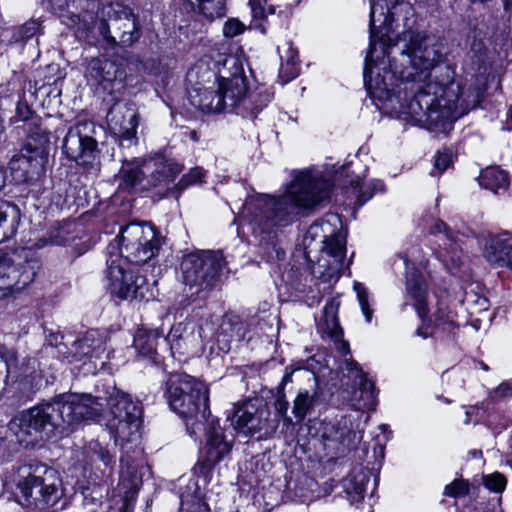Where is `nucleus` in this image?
I'll list each match as a JSON object with an SVG mask.
<instances>
[{"label":"nucleus","mask_w":512,"mask_h":512,"mask_svg":"<svg viewBox=\"0 0 512 512\" xmlns=\"http://www.w3.org/2000/svg\"><path fill=\"white\" fill-rule=\"evenodd\" d=\"M393 15L386 0H372L370 42L364 84L380 109L429 130L446 132L484 96L480 85L463 90L448 66L438 67L442 54L433 38L412 30L394 42Z\"/></svg>","instance_id":"obj_1"},{"label":"nucleus","mask_w":512,"mask_h":512,"mask_svg":"<svg viewBox=\"0 0 512 512\" xmlns=\"http://www.w3.org/2000/svg\"><path fill=\"white\" fill-rule=\"evenodd\" d=\"M109 406L107 427L115 443L138 439L142 407L131 396L117 391L108 399L90 394H61L51 401L21 412L9 423L10 431L24 447H34L69 436L85 421L97 420Z\"/></svg>","instance_id":"obj_2"},{"label":"nucleus","mask_w":512,"mask_h":512,"mask_svg":"<svg viewBox=\"0 0 512 512\" xmlns=\"http://www.w3.org/2000/svg\"><path fill=\"white\" fill-rule=\"evenodd\" d=\"M332 183L312 170L299 171L279 197L256 195L247 198L241 217L250 226L265 251L267 261L282 260L285 250L278 243L279 227L288 224L301 211L326 201Z\"/></svg>","instance_id":"obj_3"},{"label":"nucleus","mask_w":512,"mask_h":512,"mask_svg":"<svg viewBox=\"0 0 512 512\" xmlns=\"http://www.w3.org/2000/svg\"><path fill=\"white\" fill-rule=\"evenodd\" d=\"M261 95L247 97L246 77L242 69L236 67L231 77L221 76L211 86H203L197 83L189 91V100L193 106L204 113L235 112L245 114L246 111L255 109L248 102L259 98Z\"/></svg>","instance_id":"obj_4"},{"label":"nucleus","mask_w":512,"mask_h":512,"mask_svg":"<svg viewBox=\"0 0 512 512\" xmlns=\"http://www.w3.org/2000/svg\"><path fill=\"white\" fill-rule=\"evenodd\" d=\"M165 396L171 409L185 419L187 432L198 438L204 429L203 421L210 415L208 388L185 373H172L166 382Z\"/></svg>","instance_id":"obj_5"},{"label":"nucleus","mask_w":512,"mask_h":512,"mask_svg":"<svg viewBox=\"0 0 512 512\" xmlns=\"http://www.w3.org/2000/svg\"><path fill=\"white\" fill-rule=\"evenodd\" d=\"M341 225L337 214H326L321 220L312 224L306 232L305 241L320 239L323 247L318 260L311 266L314 277L329 282L338 279L343 267L346 253V237L335 232L333 227Z\"/></svg>","instance_id":"obj_6"},{"label":"nucleus","mask_w":512,"mask_h":512,"mask_svg":"<svg viewBox=\"0 0 512 512\" xmlns=\"http://www.w3.org/2000/svg\"><path fill=\"white\" fill-rule=\"evenodd\" d=\"M181 171L179 163L162 155L146 160L125 161L119 172V186L135 191L165 188Z\"/></svg>","instance_id":"obj_7"},{"label":"nucleus","mask_w":512,"mask_h":512,"mask_svg":"<svg viewBox=\"0 0 512 512\" xmlns=\"http://www.w3.org/2000/svg\"><path fill=\"white\" fill-rule=\"evenodd\" d=\"M98 31L105 48L130 47L141 37V28L133 11L120 3L103 4L99 10Z\"/></svg>","instance_id":"obj_8"},{"label":"nucleus","mask_w":512,"mask_h":512,"mask_svg":"<svg viewBox=\"0 0 512 512\" xmlns=\"http://www.w3.org/2000/svg\"><path fill=\"white\" fill-rule=\"evenodd\" d=\"M162 239L155 228L146 223L131 222L121 227L115 244L108 247V253L118 249L115 258L126 259L134 264H144L158 255Z\"/></svg>","instance_id":"obj_9"},{"label":"nucleus","mask_w":512,"mask_h":512,"mask_svg":"<svg viewBox=\"0 0 512 512\" xmlns=\"http://www.w3.org/2000/svg\"><path fill=\"white\" fill-rule=\"evenodd\" d=\"M18 489L27 505L53 507L62 497V481L54 468L42 463L23 469Z\"/></svg>","instance_id":"obj_10"},{"label":"nucleus","mask_w":512,"mask_h":512,"mask_svg":"<svg viewBox=\"0 0 512 512\" xmlns=\"http://www.w3.org/2000/svg\"><path fill=\"white\" fill-rule=\"evenodd\" d=\"M225 265L222 254L191 253L181 262L182 282L191 296L204 298L219 283Z\"/></svg>","instance_id":"obj_11"},{"label":"nucleus","mask_w":512,"mask_h":512,"mask_svg":"<svg viewBox=\"0 0 512 512\" xmlns=\"http://www.w3.org/2000/svg\"><path fill=\"white\" fill-rule=\"evenodd\" d=\"M107 289L112 296L122 300H146L153 298V291L147 279L131 271H126L120 258L107 260L105 276Z\"/></svg>","instance_id":"obj_12"},{"label":"nucleus","mask_w":512,"mask_h":512,"mask_svg":"<svg viewBox=\"0 0 512 512\" xmlns=\"http://www.w3.org/2000/svg\"><path fill=\"white\" fill-rule=\"evenodd\" d=\"M46 142L44 138L38 142L29 138L21 150L11 158L9 170L15 183L33 181L44 173L48 158Z\"/></svg>","instance_id":"obj_13"},{"label":"nucleus","mask_w":512,"mask_h":512,"mask_svg":"<svg viewBox=\"0 0 512 512\" xmlns=\"http://www.w3.org/2000/svg\"><path fill=\"white\" fill-rule=\"evenodd\" d=\"M232 423L238 432L247 436L259 434V437L271 436L279 426V420L271 418V412L266 405H257L251 401L235 410Z\"/></svg>","instance_id":"obj_14"},{"label":"nucleus","mask_w":512,"mask_h":512,"mask_svg":"<svg viewBox=\"0 0 512 512\" xmlns=\"http://www.w3.org/2000/svg\"><path fill=\"white\" fill-rule=\"evenodd\" d=\"M92 123L80 122L71 127L63 140V152L72 161L87 166L95 159L97 151L96 140L88 134Z\"/></svg>","instance_id":"obj_15"},{"label":"nucleus","mask_w":512,"mask_h":512,"mask_svg":"<svg viewBox=\"0 0 512 512\" xmlns=\"http://www.w3.org/2000/svg\"><path fill=\"white\" fill-rule=\"evenodd\" d=\"M124 72L118 65L106 58H92L87 63L85 78L91 85L100 87L110 95L124 89Z\"/></svg>","instance_id":"obj_16"},{"label":"nucleus","mask_w":512,"mask_h":512,"mask_svg":"<svg viewBox=\"0 0 512 512\" xmlns=\"http://www.w3.org/2000/svg\"><path fill=\"white\" fill-rule=\"evenodd\" d=\"M37 269V261L15 264L10 258H0V299L24 289L33 281Z\"/></svg>","instance_id":"obj_17"},{"label":"nucleus","mask_w":512,"mask_h":512,"mask_svg":"<svg viewBox=\"0 0 512 512\" xmlns=\"http://www.w3.org/2000/svg\"><path fill=\"white\" fill-rule=\"evenodd\" d=\"M107 125L111 133L119 138L121 145L137 143L138 111L132 102H116L107 114Z\"/></svg>","instance_id":"obj_18"},{"label":"nucleus","mask_w":512,"mask_h":512,"mask_svg":"<svg viewBox=\"0 0 512 512\" xmlns=\"http://www.w3.org/2000/svg\"><path fill=\"white\" fill-rule=\"evenodd\" d=\"M204 430H206L205 459L203 467H212L225 460L231 453L233 439H228L223 428L219 425V420L210 419L203 421Z\"/></svg>","instance_id":"obj_19"},{"label":"nucleus","mask_w":512,"mask_h":512,"mask_svg":"<svg viewBox=\"0 0 512 512\" xmlns=\"http://www.w3.org/2000/svg\"><path fill=\"white\" fill-rule=\"evenodd\" d=\"M346 370L348 371L347 377L353 379V385L358 387L349 397L354 409L358 411L374 410L376 406L374 383L367 379L362 368L354 360L346 361Z\"/></svg>","instance_id":"obj_20"},{"label":"nucleus","mask_w":512,"mask_h":512,"mask_svg":"<svg viewBox=\"0 0 512 512\" xmlns=\"http://www.w3.org/2000/svg\"><path fill=\"white\" fill-rule=\"evenodd\" d=\"M6 368L8 374H12L23 386L26 398H30L38 389V383L42 378V370L39 361L34 357L24 358L20 365L14 353H8L5 356Z\"/></svg>","instance_id":"obj_21"},{"label":"nucleus","mask_w":512,"mask_h":512,"mask_svg":"<svg viewBox=\"0 0 512 512\" xmlns=\"http://www.w3.org/2000/svg\"><path fill=\"white\" fill-rule=\"evenodd\" d=\"M146 469L140 453L135 457L126 454L121 457L120 480L117 486L125 504L132 500L142 485V477Z\"/></svg>","instance_id":"obj_22"},{"label":"nucleus","mask_w":512,"mask_h":512,"mask_svg":"<svg viewBox=\"0 0 512 512\" xmlns=\"http://www.w3.org/2000/svg\"><path fill=\"white\" fill-rule=\"evenodd\" d=\"M429 233L436 236L443 235L449 242L451 251L440 252V259L451 273H454L462 265L461 246L464 243V237L467 235L464 232L453 231L442 220H435L429 227Z\"/></svg>","instance_id":"obj_23"},{"label":"nucleus","mask_w":512,"mask_h":512,"mask_svg":"<svg viewBox=\"0 0 512 512\" xmlns=\"http://www.w3.org/2000/svg\"><path fill=\"white\" fill-rule=\"evenodd\" d=\"M399 257L405 266L407 291L414 298L415 309L423 319L427 315V284L423 275L415 269L413 263L410 262L406 255H399Z\"/></svg>","instance_id":"obj_24"},{"label":"nucleus","mask_w":512,"mask_h":512,"mask_svg":"<svg viewBox=\"0 0 512 512\" xmlns=\"http://www.w3.org/2000/svg\"><path fill=\"white\" fill-rule=\"evenodd\" d=\"M370 476L371 473L367 468L357 465L342 479V488L351 504L359 503L364 499L370 484Z\"/></svg>","instance_id":"obj_25"},{"label":"nucleus","mask_w":512,"mask_h":512,"mask_svg":"<svg viewBox=\"0 0 512 512\" xmlns=\"http://www.w3.org/2000/svg\"><path fill=\"white\" fill-rule=\"evenodd\" d=\"M104 344V336L97 330H90L81 339L73 341V348L80 361L84 357H99L105 349Z\"/></svg>","instance_id":"obj_26"},{"label":"nucleus","mask_w":512,"mask_h":512,"mask_svg":"<svg viewBox=\"0 0 512 512\" xmlns=\"http://www.w3.org/2000/svg\"><path fill=\"white\" fill-rule=\"evenodd\" d=\"M319 401L317 387L311 389H300L292 403V414L297 422H302L307 415L311 414Z\"/></svg>","instance_id":"obj_27"},{"label":"nucleus","mask_w":512,"mask_h":512,"mask_svg":"<svg viewBox=\"0 0 512 512\" xmlns=\"http://www.w3.org/2000/svg\"><path fill=\"white\" fill-rule=\"evenodd\" d=\"M277 51L281 60L280 76L285 81H290L297 77L299 73L298 51L293 47L292 42L285 41L282 45H278Z\"/></svg>","instance_id":"obj_28"},{"label":"nucleus","mask_w":512,"mask_h":512,"mask_svg":"<svg viewBox=\"0 0 512 512\" xmlns=\"http://www.w3.org/2000/svg\"><path fill=\"white\" fill-rule=\"evenodd\" d=\"M63 338L64 337L60 334L49 335L47 343L44 345L41 352L46 355L57 357L61 361H66L67 363L79 361L78 356L75 355L73 343L69 347L67 343L62 341Z\"/></svg>","instance_id":"obj_29"},{"label":"nucleus","mask_w":512,"mask_h":512,"mask_svg":"<svg viewBox=\"0 0 512 512\" xmlns=\"http://www.w3.org/2000/svg\"><path fill=\"white\" fill-rule=\"evenodd\" d=\"M479 184L485 189L497 193L499 189H506L508 186V175L498 167H488L479 176Z\"/></svg>","instance_id":"obj_30"},{"label":"nucleus","mask_w":512,"mask_h":512,"mask_svg":"<svg viewBox=\"0 0 512 512\" xmlns=\"http://www.w3.org/2000/svg\"><path fill=\"white\" fill-rule=\"evenodd\" d=\"M157 338L156 332L139 329L134 336V348L139 355L151 358L156 353Z\"/></svg>","instance_id":"obj_31"},{"label":"nucleus","mask_w":512,"mask_h":512,"mask_svg":"<svg viewBox=\"0 0 512 512\" xmlns=\"http://www.w3.org/2000/svg\"><path fill=\"white\" fill-rule=\"evenodd\" d=\"M268 0H249V5L251 7V13L253 22L255 26L260 29L261 33H266V26L263 24V21L267 20L268 15L275 14V6L268 5Z\"/></svg>","instance_id":"obj_32"},{"label":"nucleus","mask_w":512,"mask_h":512,"mask_svg":"<svg viewBox=\"0 0 512 512\" xmlns=\"http://www.w3.org/2000/svg\"><path fill=\"white\" fill-rule=\"evenodd\" d=\"M63 22L74 30L77 38L86 39L93 24V16L88 13L82 16L73 14L67 17V20H63Z\"/></svg>","instance_id":"obj_33"},{"label":"nucleus","mask_w":512,"mask_h":512,"mask_svg":"<svg viewBox=\"0 0 512 512\" xmlns=\"http://www.w3.org/2000/svg\"><path fill=\"white\" fill-rule=\"evenodd\" d=\"M352 188L353 192L357 195L358 204L363 205L374 195L376 191H381L383 189V183L380 181L367 183L358 179L352 182Z\"/></svg>","instance_id":"obj_34"},{"label":"nucleus","mask_w":512,"mask_h":512,"mask_svg":"<svg viewBox=\"0 0 512 512\" xmlns=\"http://www.w3.org/2000/svg\"><path fill=\"white\" fill-rule=\"evenodd\" d=\"M324 331L329 335V337L338 344V349L346 355L349 353V344L346 341H343V331L337 322L335 316H332L331 320H326Z\"/></svg>","instance_id":"obj_35"},{"label":"nucleus","mask_w":512,"mask_h":512,"mask_svg":"<svg viewBox=\"0 0 512 512\" xmlns=\"http://www.w3.org/2000/svg\"><path fill=\"white\" fill-rule=\"evenodd\" d=\"M325 437L332 441H337L344 446L350 447L354 441L356 434L351 432L348 427L338 424L337 426H331L326 432Z\"/></svg>","instance_id":"obj_36"},{"label":"nucleus","mask_w":512,"mask_h":512,"mask_svg":"<svg viewBox=\"0 0 512 512\" xmlns=\"http://www.w3.org/2000/svg\"><path fill=\"white\" fill-rule=\"evenodd\" d=\"M199 4V8L202 14L213 20L215 18H221L225 15V4L224 0H196Z\"/></svg>","instance_id":"obj_37"},{"label":"nucleus","mask_w":512,"mask_h":512,"mask_svg":"<svg viewBox=\"0 0 512 512\" xmlns=\"http://www.w3.org/2000/svg\"><path fill=\"white\" fill-rule=\"evenodd\" d=\"M353 288L357 295V300L363 315L368 323L371 322L373 316V309L369 303V293L364 285L360 282H354Z\"/></svg>","instance_id":"obj_38"},{"label":"nucleus","mask_w":512,"mask_h":512,"mask_svg":"<svg viewBox=\"0 0 512 512\" xmlns=\"http://www.w3.org/2000/svg\"><path fill=\"white\" fill-rule=\"evenodd\" d=\"M89 455L91 460H99L104 466L108 467L113 463V457L109 451L98 442H91L89 445Z\"/></svg>","instance_id":"obj_39"},{"label":"nucleus","mask_w":512,"mask_h":512,"mask_svg":"<svg viewBox=\"0 0 512 512\" xmlns=\"http://www.w3.org/2000/svg\"><path fill=\"white\" fill-rule=\"evenodd\" d=\"M251 95H261L259 98L254 99L251 102H248V105L254 106L255 109L251 111H246L245 114H241L242 116H255L260 110H262L267 104L271 101V95L267 92H251L247 93V97L249 98Z\"/></svg>","instance_id":"obj_40"},{"label":"nucleus","mask_w":512,"mask_h":512,"mask_svg":"<svg viewBox=\"0 0 512 512\" xmlns=\"http://www.w3.org/2000/svg\"><path fill=\"white\" fill-rule=\"evenodd\" d=\"M71 238L69 224H64L51 230L49 242L53 245H65Z\"/></svg>","instance_id":"obj_41"},{"label":"nucleus","mask_w":512,"mask_h":512,"mask_svg":"<svg viewBox=\"0 0 512 512\" xmlns=\"http://www.w3.org/2000/svg\"><path fill=\"white\" fill-rule=\"evenodd\" d=\"M289 402L286 399L285 391H276L274 409L279 417L284 421L291 423L292 419L288 416Z\"/></svg>","instance_id":"obj_42"},{"label":"nucleus","mask_w":512,"mask_h":512,"mask_svg":"<svg viewBox=\"0 0 512 512\" xmlns=\"http://www.w3.org/2000/svg\"><path fill=\"white\" fill-rule=\"evenodd\" d=\"M484 485L491 491L501 492L505 488L506 479L500 473H493L484 477Z\"/></svg>","instance_id":"obj_43"},{"label":"nucleus","mask_w":512,"mask_h":512,"mask_svg":"<svg viewBox=\"0 0 512 512\" xmlns=\"http://www.w3.org/2000/svg\"><path fill=\"white\" fill-rule=\"evenodd\" d=\"M468 483L463 480H455L451 484L447 485L444 490V494L451 497H461L468 493Z\"/></svg>","instance_id":"obj_44"},{"label":"nucleus","mask_w":512,"mask_h":512,"mask_svg":"<svg viewBox=\"0 0 512 512\" xmlns=\"http://www.w3.org/2000/svg\"><path fill=\"white\" fill-rule=\"evenodd\" d=\"M244 29V25L238 19H229L223 26V34L232 38L241 34Z\"/></svg>","instance_id":"obj_45"},{"label":"nucleus","mask_w":512,"mask_h":512,"mask_svg":"<svg viewBox=\"0 0 512 512\" xmlns=\"http://www.w3.org/2000/svg\"><path fill=\"white\" fill-rule=\"evenodd\" d=\"M39 29H40V24L35 20H31V21L26 22L24 25H22L19 28L18 33L22 40H28L31 37H33L34 35H36L38 33Z\"/></svg>","instance_id":"obj_46"},{"label":"nucleus","mask_w":512,"mask_h":512,"mask_svg":"<svg viewBox=\"0 0 512 512\" xmlns=\"http://www.w3.org/2000/svg\"><path fill=\"white\" fill-rule=\"evenodd\" d=\"M451 161L452 153L450 151L445 150L443 152H438L435 157L434 167L439 171V173H442L449 167Z\"/></svg>","instance_id":"obj_47"},{"label":"nucleus","mask_w":512,"mask_h":512,"mask_svg":"<svg viewBox=\"0 0 512 512\" xmlns=\"http://www.w3.org/2000/svg\"><path fill=\"white\" fill-rule=\"evenodd\" d=\"M181 324L174 326L167 335L166 341L171 345V349H180L181 344Z\"/></svg>","instance_id":"obj_48"},{"label":"nucleus","mask_w":512,"mask_h":512,"mask_svg":"<svg viewBox=\"0 0 512 512\" xmlns=\"http://www.w3.org/2000/svg\"><path fill=\"white\" fill-rule=\"evenodd\" d=\"M10 213L16 214V207L8 203L0 205V230L9 222Z\"/></svg>","instance_id":"obj_49"},{"label":"nucleus","mask_w":512,"mask_h":512,"mask_svg":"<svg viewBox=\"0 0 512 512\" xmlns=\"http://www.w3.org/2000/svg\"><path fill=\"white\" fill-rule=\"evenodd\" d=\"M205 173L202 168L196 167L190 170V172L184 175L181 182L185 184H192L200 181L204 177Z\"/></svg>","instance_id":"obj_50"},{"label":"nucleus","mask_w":512,"mask_h":512,"mask_svg":"<svg viewBox=\"0 0 512 512\" xmlns=\"http://www.w3.org/2000/svg\"><path fill=\"white\" fill-rule=\"evenodd\" d=\"M495 394L499 397L512 396V386L508 383H502L495 389Z\"/></svg>","instance_id":"obj_51"},{"label":"nucleus","mask_w":512,"mask_h":512,"mask_svg":"<svg viewBox=\"0 0 512 512\" xmlns=\"http://www.w3.org/2000/svg\"><path fill=\"white\" fill-rule=\"evenodd\" d=\"M292 382V372H287L285 373V375L282 377V380L281 382L279 383L276 391H285V386Z\"/></svg>","instance_id":"obj_52"},{"label":"nucleus","mask_w":512,"mask_h":512,"mask_svg":"<svg viewBox=\"0 0 512 512\" xmlns=\"http://www.w3.org/2000/svg\"><path fill=\"white\" fill-rule=\"evenodd\" d=\"M461 512H502V511L500 509L491 511V510H486L483 508L469 506V507H466Z\"/></svg>","instance_id":"obj_53"},{"label":"nucleus","mask_w":512,"mask_h":512,"mask_svg":"<svg viewBox=\"0 0 512 512\" xmlns=\"http://www.w3.org/2000/svg\"><path fill=\"white\" fill-rule=\"evenodd\" d=\"M434 316H435V321L437 323L445 322L448 317L447 314L441 309H439V311L436 314H434Z\"/></svg>","instance_id":"obj_54"},{"label":"nucleus","mask_w":512,"mask_h":512,"mask_svg":"<svg viewBox=\"0 0 512 512\" xmlns=\"http://www.w3.org/2000/svg\"><path fill=\"white\" fill-rule=\"evenodd\" d=\"M5 185V172L2 168H0V191Z\"/></svg>","instance_id":"obj_55"},{"label":"nucleus","mask_w":512,"mask_h":512,"mask_svg":"<svg viewBox=\"0 0 512 512\" xmlns=\"http://www.w3.org/2000/svg\"><path fill=\"white\" fill-rule=\"evenodd\" d=\"M415 334L419 337H422V338H427L428 337V333L427 332H424V330L422 328H418L416 331H415Z\"/></svg>","instance_id":"obj_56"},{"label":"nucleus","mask_w":512,"mask_h":512,"mask_svg":"<svg viewBox=\"0 0 512 512\" xmlns=\"http://www.w3.org/2000/svg\"><path fill=\"white\" fill-rule=\"evenodd\" d=\"M508 129H512V107L509 110L508 118H507Z\"/></svg>","instance_id":"obj_57"},{"label":"nucleus","mask_w":512,"mask_h":512,"mask_svg":"<svg viewBox=\"0 0 512 512\" xmlns=\"http://www.w3.org/2000/svg\"><path fill=\"white\" fill-rule=\"evenodd\" d=\"M471 454L474 458H477L481 456V451H473Z\"/></svg>","instance_id":"obj_58"},{"label":"nucleus","mask_w":512,"mask_h":512,"mask_svg":"<svg viewBox=\"0 0 512 512\" xmlns=\"http://www.w3.org/2000/svg\"><path fill=\"white\" fill-rule=\"evenodd\" d=\"M229 62H232L233 67H236V62H237L236 59L231 58V59L226 61V63H229Z\"/></svg>","instance_id":"obj_59"},{"label":"nucleus","mask_w":512,"mask_h":512,"mask_svg":"<svg viewBox=\"0 0 512 512\" xmlns=\"http://www.w3.org/2000/svg\"><path fill=\"white\" fill-rule=\"evenodd\" d=\"M380 428H381L382 430H385V429H387V425H386V424H382V425H380Z\"/></svg>","instance_id":"obj_60"},{"label":"nucleus","mask_w":512,"mask_h":512,"mask_svg":"<svg viewBox=\"0 0 512 512\" xmlns=\"http://www.w3.org/2000/svg\"><path fill=\"white\" fill-rule=\"evenodd\" d=\"M482 368H483L484 370H487V369H488V366H487V365H485V364H482Z\"/></svg>","instance_id":"obj_61"},{"label":"nucleus","mask_w":512,"mask_h":512,"mask_svg":"<svg viewBox=\"0 0 512 512\" xmlns=\"http://www.w3.org/2000/svg\"><path fill=\"white\" fill-rule=\"evenodd\" d=\"M8 237V234L4 231L3 232V238H7Z\"/></svg>","instance_id":"obj_62"},{"label":"nucleus","mask_w":512,"mask_h":512,"mask_svg":"<svg viewBox=\"0 0 512 512\" xmlns=\"http://www.w3.org/2000/svg\"><path fill=\"white\" fill-rule=\"evenodd\" d=\"M192 75H193V71H190V72H189V74H188V76H189V77H192Z\"/></svg>","instance_id":"obj_63"},{"label":"nucleus","mask_w":512,"mask_h":512,"mask_svg":"<svg viewBox=\"0 0 512 512\" xmlns=\"http://www.w3.org/2000/svg\"><path fill=\"white\" fill-rule=\"evenodd\" d=\"M10 232H11V233H14V227H13V225L11 226V231H10Z\"/></svg>","instance_id":"obj_64"}]
</instances>
